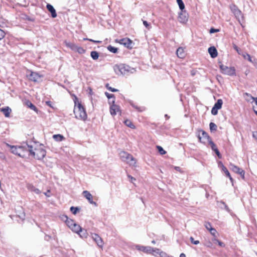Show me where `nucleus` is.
I'll use <instances>...</instances> for the list:
<instances>
[{"label":"nucleus","mask_w":257,"mask_h":257,"mask_svg":"<svg viewBox=\"0 0 257 257\" xmlns=\"http://www.w3.org/2000/svg\"><path fill=\"white\" fill-rule=\"evenodd\" d=\"M74 102V113L75 117L79 120L85 121L87 118V115L84 107L81 105L78 98L74 96L73 99Z\"/></svg>","instance_id":"f257e3e1"},{"label":"nucleus","mask_w":257,"mask_h":257,"mask_svg":"<svg viewBox=\"0 0 257 257\" xmlns=\"http://www.w3.org/2000/svg\"><path fill=\"white\" fill-rule=\"evenodd\" d=\"M28 151L35 158L41 160L46 155V151L42 145L35 144L34 146H28Z\"/></svg>","instance_id":"f03ea898"},{"label":"nucleus","mask_w":257,"mask_h":257,"mask_svg":"<svg viewBox=\"0 0 257 257\" xmlns=\"http://www.w3.org/2000/svg\"><path fill=\"white\" fill-rule=\"evenodd\" d=\"M115 73L118 75H125L128 73H133L134 69L124 64H116L113 66Z\"/></svg>","instance_id":"7ed1b4c3"},{"label":"nucleus","mask_w":257,"mask_h":257,"mask_svg":"<svg viewBox=\"0 0 257 257\" xmlns=\"http://www.w3.org/2000/svg\"><path fill=\"white\" fill-rule=\"evenodd\" d=\"M121 160L129 164L130 166H135L136 164V160L130 154L125 152H121L119 154Z\"/></svg>","instance_id":"20e7f679"},{"label":"nucleus","mask_w":257,"mask_h":257,"mask_svg":"<svg viewBox=\"0 0 257 257\" xmlns=\"http://www.w3.org/2000/svg\"><path fill=\"white\" fill-rule=\"evenodd\" d=\"M7 146L10 148L12 153L14 154L17 155L21 157H23L25 156V150L23 147L11 146L8 144H7Z\"/></svg>","instance_id":"39448f33"},{"label":"nucleus","mask_w":257,"mask_h":257,"mask_svg":"<svg viewBox=\"0 0 257 257\" xmlns=\"http://www.w3.org/2000/svg\"><path fill=\"white\" fill-rule=\"evenodd\" d=\"M219 68L221 72L224 74L230 76L234 75L235 74V70L233 67H228L222 64H220L219 65Z\"/></svg>","instance_id":"423d86ee"},{"label":"nucleus","mask_w":257,"mask_h":257,"mask_svg":"<svg viewBox=\"0 0 257 257\" xmlns=\"http://www.w3.org/2000/svg\"><path fill=\"white\" fill-rule=\"evenodd\" d=\"M27 77H28L30 80L38 82L41 80L42 76L37 72L28 70L27 73Z\"/></svg>","instance_id":"0eeeda50"},{"label":"nucleus","mask_w":257,"mask_h":257,"mask_svg":"<svg viewBox=\"0 0 257 257\" xmlns=\"http://www.w3.org/2000/svg\"><path fill=\"white\" fill-rule=\"evenodd\" d=\"M115 100L113 99L112 100V103L110 104V113L111 115L114 116L116 115L117 113L120 114V107L115 104Z\"/></svg>","instance_id":"6e6552de"},{"label":"nucleus","mask_w":257,"mask_h":257,"mask_svg":"<svg viewBox=\"0 0 257 257\" xmlns=\"http://www.w3.org/2000/svg\"><path fill=\"white\" fill-rule=\"evenodd\" d=\"M198 138L199 141L204 144L206 143L211 140L207 134L202 130L199 131Z\"/></svg>","instance_id":"1a4fd4ad"},{"label":"nucleus","mask_w":257,"mask_h":257,"mask_svg":"<svg viewBox=\"0 0 257 257\" xmlns=\"http://www.w3.org/2000/svg\"><path fill=\"white\" fill-rule=\"evenodd\" d=\"M229 168L231 170L235 173L239 174L242 179H244V171L241 168H239L237 166L230 163L229 165Z\"/></svg>","instance_id":"9d476101"},{"label":"nucleus","mask_w":257,"mask_h":257,"mask_svg":"<svg viewBox=\"0 0 257 257\" xmlns=\"http://www.w3.org/2000/svg\"><path fill=\"white\" fill-rule=\"evenodd\" d=\"M230 9L232 12L234 14L236 18L240 22V17L242 18L241 11L235 5L230 6Z\"/></svg>","instance_id":"9b49d317"},{"label":"nucleus","mask_w":257,"mask_h":257,"mask_svg":"<svg viewBox=\"0 0 257 257\" xmlns=\"http://www.w3.org/2000/svg\"><path fill=\"white\" fill-rule=\"evenodd\" d=\"M92 238L99 247L102 248L103 242L102 238L98 234L95 233L92 234Z\"/></svg>","instance_id":"f8f14e48"},{"label":"nucleus","mask_w":257,"mask_h":257,"mask_svg":"<svg viewBox=\"0 0 257 257\" xmlns=\"http://www.w3.org/2000/svg\"><path fill=\"white\" fill-rule=\"evenodd\" d=\"M82 195L90 204L96 205L95 202L93 201V196L89 192L86 190L82 192Z\"/></svg>","instance_id":"ddd939ff"},{"label":"nucleus","mask_w":257,"mask_h":257,"mask_svg":"<svg viewBox=\"0 0 257 257\" xmlns=\"http://www.w3.org/2000/svg\"><path fill=\"white\" fill-rule=\"evenodd\" d=\"M11 217L13 219H14V217H15L16 218H19L22 220H23L25 217V213L24 210H17L16 212V214L11 216Z\"/></svg>","instance_id":"4468645a"},{"label":"nucleus","mask_w":257,"mask_h":257,"mask_svg":"<svg viewBox=\"0 0 257 257\" xmlns=\"http://www.w3.org/2000/svg\"><path fill=\"white\" fill-rule=\"evenodd\" d=\"M136 248L144 252L151 253L153 250V248L151 246H144L139 245H136Z\"/></svg>","instance_id":"2eb2a0df"},{"label":"nucleus","mask_w":257,"mask_h":257,"mask_svg":"<svg viewBox=\"0 0 257 257\" xmlns=\"http://www.w3.org/2000/svg\"><path fill=\"white\" fill-rule=\"evenodd\" d=\"M188 20L187 14L185 11H181L179 14L178 21L181 23H185Z\"/></svg>","instance_id":"dca6fc26"},{"label":"nucleus","mask_w":257,"mask_h":257,"mask_svg":"<svg viewBox=\"0 0 257 257\" xmlns=\"http://www.w3.org/2000/svg\"><path fill=\"white\" fill-rule=\"evenodd\" d=\"M120 44L125 46L127 48H131L132 47V41L128 38L122 39L119 41Z\"/></svg>","instance_id":"f3484780"},{"label":"nucleus","mask_w":257,"mask_h":257,"mask_svg":"<svg viewBox=\"0 0 257 257\" xmlns=\"http://www.w3.org/2000/svg\"><path fill=\"white\" fill-rule=\"evenodd\" d=\"M177 56L180 58H184L185 57V53L184 49L182 47H179L176 51Z\"/></svg>","instance_id":"a211bd4d"},{"label":"nucleus","mask_w":257,"mask_h":257,"mask_svg":"<svg viewBox=\"0 0 257 257\" xmlns=\"http://www.w3.org/2000/svg\"><path fill=\"white\" fill-rule=\"evenodd\" d=\"M243 97L245 99V100L250 103H253L254 100V97L252 96L250 94L248 93H245L243 94Z\"/></svg>","instance_id":"6ab92c4d"},{"label":"nucleus","mask_w":257,"mask_h":257,"mask_svg":"<svg viewBox=\"0 0 257 257\" xmlns=\"http://www.w3.org/2000/svg\"><path fill=\"white\" fill-rule=\"evenodd\" d=\"M208 52L210 54L211 57L213 58L216 57L217 56V50L214 47H210L208 49Z\"/></svg>","instance_id":"aec40b11"},{"label":"nucleus","mask_w":257,"mask_h":257,"mask_svg":"<svg viewBox=\"0 0 257 257\" xmlns=\"http://www.w3.org/2000/svg\"><path fill=\"white\" fill-rule=\"evenodd\" d=\"M71 229L74 232L77 233H79L80 231H82V228L80 226L75 223L73 225V226L71 228Z\"/></svg>","instance_id":"412c9836"},{"label":"nucleus","mask_w":257,"mask_h":257,"mask_svg":"<svg viewBox=\"0 0 257 257\" xmlns=\"http://www.w3.org/2000/svg\"><path fill=\"white\" fill-rule=\"evenodd\" d=\"M47 8L48 10V11L51 13L52 17L53 18L56 17L57 14H56L55 10L54 9V8H53V7L52 5H51L50 4H47Z\"/></svg>","instance_id":"4be33fe9"},{"label":"nucleus","mask_w":257,"mask_h":257,"mask_svg":"<svg viewBox=\"0 0 257 257\" xmlns=\"http://www.w3.org/2000/svg\"><path fill=\"white\" fill-rule=\"evenodd\" d=\"M53 138L56 142H62L65 140L64 137L60 134L53 135Z\"/></svg>","instance_id":"5701e85b"},{"label":"nucleus","mask_w":257,"mask_h":257,"mask_svg":"<svg viewBox=\"0 0 257 257\" xmlns=\"http://www.w3.org/2000/svg\"><path fill=\"white\" fill-rule=\"evenodd\" d=\"M1 110L4 113L6 117H9L11 112V109L9 107L2 108L1 109Z\"/></svg>","instance_id":"b1692460"},{"label":"nucleus","mask_w":257,"mask_h":257,"mask_svg":"<svg viewBox=\"0 0 257 257\" xmlns=\"http://www.w3.org/2000/svg\"><path fill=\"white\" fill-rule=\"evenodd\" d=\"M222 171L225 173L226 176H227L229 178L231 182H232L233 179L231 177L230 173L228 172V171L227 170V168L224 166H222Z\"/></svg>","instance_id":"393cba45"},{"label":"nucleus","mask_w":257,"mask_h":257,"mask_svg":"<svg viewBox=\"0 0 257 257\" xmlns=\"http://www.w3.org/2000/svg\"><path fill=\"white\" fill-rule=\"evenodd\" d=\"M26 105L28 107H29L30 108H31V109L34 110L36 112H37L38 110L37 109V108L36 107V106L33 105L30 101H27L26 102Z\"/></svg>","instance_id":"a878e982"},{"label":"nucleus","mask_w":257,"mask_h":257,"mask_svg":"<svg viewBox=\"0 0 257 257\" xmlns=\"http://www.w3.org/2000/svg\"><path fill=\"white\" fill-rule=\"evenodd\" d=\"M222 104H223V101H222V99H219L215 103L213 107H214L215 108H216L218 109H219L221 108Z\"/></svg>","instance_id":"bb28decb"},{"label":"nucleus","mask_w":257,"mask_h":257,"mask_svg":"<svg viewBox=\"0 0 257 257\" xmlns=\"http://www.w3.org/2000/svg\"><path fill=\"white\" fill-rule=\"evenodd\" d=\"M105 95L109 99V103L111 104L113 99L114 100V95L112 94H109L107 92H105Z\"/></svg>","instance_id":"cd10ccee"},{"label":"nucleus","mask_w":257,"mask_h":257,"mask_svg":"<svg viewBox=\"0 0 257 257\" xmlns=\"http://www.w3.org/2000/svg\"><path fill=\"white\" fill-rule=\"evenodd\" d=\"M177 3L181 11H183L185 9V5L182 1V0H176Z\"/></svg>","instance_id":"c85d7f7f"},{"label":"nucleus","mask_w":257,"mask_h":257,"mask_svg":"<svg viewBox=\"0 0 257 257\" xmlns=\"http://www.w3.org/2000/svg\"><path fill=\"white\" fill-rule=\"evenodd\" d=\"M241 55L244 59H247L250 62H251V63L253 62L251 59L250 56L248 54H247L246 53H242Z\"/></svg>","instance_id":"c756f323"},{"label":"nucleus","mask_w":257,"mask_h":257,"mask_svg":"<svg viewBox=\"0 0 257 257\" xmlns=\"http://www.w3.org/2000/svg\"><path fill=\"white\" fill-rule=\"evenodd\" d=\"M67 225L71 229L73 225L74 224L75 222L74 220L72 219H68L66 222Z\"/></svg>","instance_id":"7c9ffc66"},{"label":"nucleus","mask_w":257,"mask_h":257,"mask_svg":"<svg viewBox=\"0 0 257 257\" xmlns=\"http://www.w3.org/2000/svg\"><path fill=\"white\" fill-rule=\"evenodd\" d=\"M91 56L94 60H96L99 57L98 53L96 51H92L91 52Z\"/></svg>","instance_id":"2f4dec72"},{"label":"nucleus","mask_w":257,"mask_h":257,"mask_svg":"<svg viewBox=\"0 0 257 257\" xmlns=\"http://www.w3.org/2000/svg\"><path fill=\"white\" fill-rule=\"evenodd\" d=\"M107 49L109 51H110L113 53H116L117 52V48L114 47L113 46H108L107 47Z\"/></svg>","instance_id":"473e14b6"},{"label":"nucleus","mask_w":257,"mask_h":257,"mask_svg":"<svg viewBox=\"0 0 257 257\" xmlns=\"http://www.w3.org/2000/svg\"><path fill=\"white\" fill-rule=\"evenodd\" d=\"M158 152L161 155H164L166 153V152L163 149V148L159 146H157Z\"/></svg>","instance_id":"72a5a7b5"},{"label":"nucleus","mask_w":257,"mask_h":257,"mask_svg":"<svg viewBox=\"0 0 257 257\" xmlns=\"http://www.w3.org/2000/svg\"><path fill=\"white\" fill-rule=\"evenodd\" d=\"M79 234L80 236L81 237H84L85 238L87 237V233L86 232V231L85 230H83L82 229V231H80L79 233H78Z\"/></svg>","instance_id":"f704fd0d"},{"label":"nucleus","mask_w":257,"mask_h":257,"mask_svg":"<svg viewBox=\"0 0 257 257\" xmlns=\"http://www.w3.org/2000/svg\"><path fill=\"white\" fill-rule=\"evenodd\" d=\"M75 52H77L78 53L82 54L85 53V50L83 48L77 46Z\"/></svg>","instance_id":"c9c22d12"},{"label":"nucleus","mask_w":257,"mask_h":257,"mask_svg":"<svg viewBox=\"0 0 257 257\" xmlns=\"http://www.w3.org/2000/svg\"><path fill=\"white\" fill-rule=\"evenodd\" d=\"M208 143L209 144V145L211 146V149L214 151H215V149H217L216 148V145L215 144L210 140L208 142Z\"/></svg>","instance_id":"e433bc0d"},{"label":"nucleus","mask_w":257,"mask_h":257,"mask_svg":"<svg viewBox=\"0 0 257 257\" xmlns=\"http://www.w3.org/2000/svg\"><path fill=\"white\" fill-rule=\"evenodd\" d=\"M209 126L211 131H215L217 128L216 125L213 122H210L209 124Z\"/></svg>","instance_id":"4c0bfd02"},{"label":"nucleus","mask_w":257,"mask_h":257,"mask_svg":"<svg viewBox=\"0 0 257 257\" xmlns=\"http://www.w3.org/2000/svg\"><path fill=\"white\" fill-rule=\"evenodd\" d=\"M124 123L126 125L129 126L130 127L133 128L134 127V124L129 120H125Z\"/></svg>","instance_id":"58836bf2"},{"label":"nucleus","mask_w":257,"mask_h":257,"mask_svg":"<svg viewBox=\"0 0 257 257\" xmlns=\"http://www.w3.org/2000/svg\"><path fill=\"white\" fill-rule=\"evenodd\" d=\"M213 241H214L215 243H216V242L218 243V245L220 246H221V247H224L225 246V244L223 242H222L221 241H220L217 239L214 238L213 239Z\"/></svg>","instance_id":"ea45409f"},{"label":"nucleus","mask_w":257,"mask_h":257,"mask_svg":"<svg viewBox=\"0 0 257 257\" xmlns=\"http://www.w3.org/2000/svg\"><path fill=\"white\" fill-rule=\"evenodd\" d=\"M204 226L209 231L213 228L212 227L211 225L209 222H205L204 224Z\"/></svg>","instance_id":"a19ab883"},{"label":"nucleus","mask_w":257,"mask_h":257,"mask_svg":"<svg viewBox=\"0 0 257 257\" xmlns=\"http://www.w3.org/2000/svg\"><path fill=\"white\" fill-rule=\"evenodd\" d=\"M65 44L67 47L70 48L71 49L74 44L70 42L65 41Z\"/></svg>","instance_id":"79ce46f5"},{"label":"nucleus","mask_w":257,"mask_h":257,"mask_svg":"<svg viewBox=\"0 0 257 257\" xmlns=\"http://www.w3.org/2000/svg\"><path fill=\"white\" fill-rule=\"evenodd\" d=\"M5 32L0 29V40H2L5 37Z\"/></svg>","instance_id":"37998d69"},{"label":"nucleus","mask_w":257,"mask_h":257,"mask_svg":"<svg viewBox=\"0 0 257 257\" xmlns=\"http://www.w3.org/2000/svg\"><path fill=\"white\" fill-rule=\"evenodd\" d=\"M152 251H154L156 253H159L161 255H162V254H165L164 252L161 251L160 249L158 248H155V249L153 248V250Z\"/></svg>","instance_id":"c03bdc74"},{"label":"nucleus","mask_w":257,"mask_h":257,"mask_svg":"<svg viewBox=\"0 0 257 257\" xmlns=\"http://www.w3.org/2000/svg\"><path fill=\"white\" fill-rule=\"evenodd\" d=\"M190 240L191 242L194 244H198L199 243V240H195L193 237H190Z\"/></svg>","instance_id":"a18cd8bd"},{"label":"nucleus","mask_w":257,"mask_h":257,"mask_svg":"<svg viewBox=\"0 0 257 257\" xmlns=\"http://www.w3.org/2000/svg\"><path fill=\"white\" fill-rule=\"evenodd\" d=\"M209 231L213 236H216L217 231L215 228H212V229H211V230H209Z\"/></svg>","instance_id":"49530a36"},{"label":"nucleus","mask_w":257,"mask_h":257,"mask_svg":"<svg viewBox=\"0 0 257 257\" xmlns=\"http://www.w3.org/2000/svg\"><path fill=\"white\" fill-rule=\"evenodd\" d=\"M143 24L148 29H150L151 28L150 24H149L146 21H143Z\"/></svg>","instance_id":"de8ad7c7"},{"label":"nucleus","mask_w":257,"mask_h":257,"mask_svg":"<svg viewBox=\"0 0 257 257\" xmlns=\"http://www.w3.org/2000/svg\"><path fill=\"white\" fill-rule=\"evenodd\" d=\"M218 109L215 108L214 107H213L212 110H211V113L213 115H216L218 113Z\"/></svg>","instance_id":"09e8293b"},{"label":"nucleus","mask_w":257,"mask_h":257,"mask_svg":"<svg viewBox=\"0 0 257 257\" xmlns=\"http://www.w3.org/2000/svg\"><path fill=\"white\" fill-rule=\"evenodd\" d=\"M127 177L129 178L131 182L134 183V182L136 181V179L134 177L130 175H127Z\"/></svg>","instance_id":"8fccbe9b"},{"label":"nucleus","mask_w":257,"mask_h":257,"mask_svg":"<svg viewBox=\"0 0 257 257\" xmlns=\"http://www.w3.org/2000/svg\"><path fill=\"white\" fill-rule=\"evenodd\" d=\"M233 48L236 51L238 54L242 55L240 50L237 47V46L234 45L233 46Z\"/></svg>","instance_id":"3c124183"},{"label":"nucleus","mask_w":257,"mask_h":257,"mask_svg":"<svg viewBox=\"0 0 257 257\" xmlns=\"http://www.w3.org/2000/svg\"><path fill=\"white\" fill-rule=\"evenodd\" d=\"M219 31V29H214V28H211L210 31H209V33L210 34H212V33H216V32H218Z\"/></svg>","instance_id":"603ef678"},{"label":"nucleus","mask_w":257,"mask_h":257,"mask_svg":"<svg viewBox=\"0 0 257 257\" xmlns=\"http://www.w3.org/2000/svg\"><path fill=\"white\" fill-rule=\"evenodd\" d=\"M62 220L65 221V222L68 219V217L65 215H62L60 216Z\"/></svg>","instance_id":"864d4df0"},{"label":"nucleus","mask_w":257,"mask_h":257,"mask_svg":"<svg viewBox=\"0 0 257 257\" xmlns=\"http://www.w3.org/2000/svg\"><path fill=\"white\" fill-rule=\"evenodd\" d=\"M34 187H35L33 185H32V184H28L27 185V188L30 191H32Z\"/></svg>","instance_id":"5fc2aeb1"},{"label":"nucleus","mask_w":257,"mask_h":257,"mask_svg":"<svg viewBox=\"0 0 257 257\" xmlns=\"http://www.w3.org/2000/svg\"><path fill=\"white\" fill-rule=\"evenodd\" d=\"M44 194L47 197H50L51 196V191L50 190H48L46 192L44 193Z\"/></svg>","instance_id":"6e6d98bb"},{"label":"nucleus","mask_w":257,"mask_h":257,"mask_svg":"<svg viewBox=\"0 0 257 257\" xmlns=\"http://www.w3.org/2000/svg\"><path fill=\"white\" fill-rule=\"evenodd\" d=\"M84 40H88L89 41L93 42H94L96 43H101V41H95L92 39H87V38L84 39Z\"/></svg>","instance_id":"4d7b16f0"},{"label":"nucleus","mask_w":257,"mask_h":257,"mask_svg":"<svg viewBox=\"0 0 257 257\" xmlns=\"http://www.w3.org/2000/svg\"><path fill=\"white\" fill-rule=\"evenodd\" d=\"M106 87H107V88L109 90H110L111 91H112V92H116V91H117V89H116L112 88V87H108V84H107V85H106Z\"/></svg>","instance_id":"13d9d810"},{"label":"nucleus","mask_w":257,"mask_h":257,"mask_svg":"<svg viewBox=\"0 0 257 257\" xmlns=\"http://www.w3.org/2000/svg\"><path fill=\"white\" fill-rule=\"evenodd\" d=\"M252 137L255 139L257 140V131L252 132Z\"/></svg>","instance_id":"bf43d9fd"},{"label":"nucleus","mask_w":257,"mask_h":257,"mask_svg":"<svg viewBox=\"0 0 257 257\" xmlns=\"http://www.w3.org/2000/svg\"><path fill=\"white\" fill-rule=\"evenodd\" d=\"M214 152H215V153L216 154V155L218 156V157L219 158H221L220 154L219 151L218 150V149H215V151H214Z\"/></svg>","instance_id":"052dcab7"},{"label":"nucleus","mask_w":257,"mask_h":257,"mask_svg":"<svg viewBox=\"0 0 257 257\" xmlns=\"http://www.w3.org/2000/svg\"><path fill=\"white\" fill-rule=\"evenodd\" d=\"M72 212V213L74 215H76L77 213L79 212L80 210H71Z\"/></svg>","instance_id":"680f3d73"},{"label":"nucleus","mask_w":257,"mask_h":257,"mask_svg":"<svg viewBox=\"0 0 257 257\" xmlns=\"http://www.w3.org/2000/svg\"><path fill=\"white\" fill-rule=\"evenodd\" d=\"M77 46H78L77 45H76L74 44L73 46L72 47V48L71 49V50L74 51H76Z\"/></svg>","instance_id":"e2e57ef3"},{"label":"nucleus","mask_w":257,"mask_h":257,"mask_svg":"<svg viewBox=\"0 0 257 257\" xmlns=\"http://www.w3.org/2000/svg\"><path fill=\"white\" fill-rule=\"evenodd\" d=\"M34 193H36V194H40V193H41V191H40L39 189L37 188V189L35 190V191Z\"/></svg>","instance_id":"0e129e2a"},{"label":"nucleus","mask_w":257,"mask_h":257,"mask_svg":"<svg viewBox=\"0 0 257 257\" xmlns=\"http://www.w3.org/2000/svg\"><path fill=\"white\" fill-rule=\"evenodd\" d=\"M253 109L254 112L257 114V108L256 107L253 106Z\"/></svg>","instance_id":"69168bd1"},{"label":"nucleus","mask_w":257,"mask_h":257,"mask_svg":"<svg viewBox=\"0 0 257 257\" xmlns=\"http://www.w3.org/2000/svg\"><path fill=\"white\" fill-rule=\"evenodd\" d=\"M253 102H254V103H255V105H256V108H257V97H255V98H254V101H253Z\"/></svg>","instance_id":"338daca9"},{"label":"nucleus","mask_w":257,"mask_h":257,"mask_svg":"<svg viewBox=\"0 0 257 257\" xmlns=\"http://www.w3.org/2000/svg\"><path fill=\"white\" fill-rule=\"evenodd\" d=\"M180 257H186V255L184 253H182L180 254Z\"/></svg>","instance_id":"774afa93"}]
</instances>
